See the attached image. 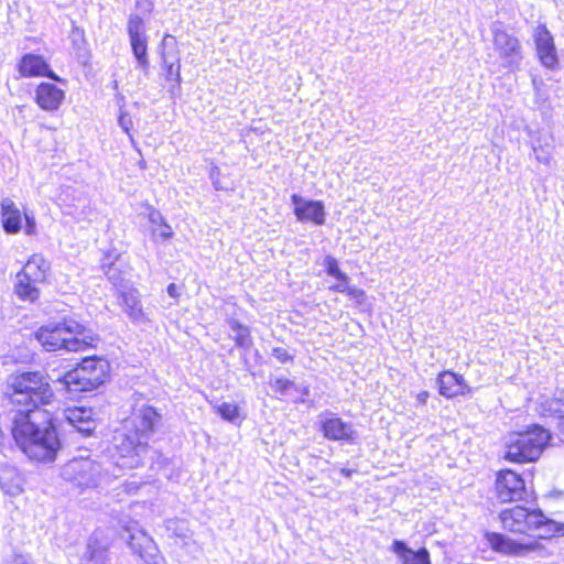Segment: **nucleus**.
<instances>
[{
    "instance_id": "bb28decb",
    "label": "nucleus",
    "mask_w": 564,
    "mask_h": 564,
    "mask_svg": "<svg viewBox=\"0 0 564 564\" xmlns=\"http://www.w3.org/2000/svg\"><path fill=\"white\" fill-rule=\"evenodd\" d=\"M121 301L126 313L133 322H144L145 314L140 303V293L137 289H129L121 293Z\"/></svg>"
},
{
    "instance_id": "7ed1b4c3",
    "label": "nucleus",
    "mask_w": 564,
    "mask_h": 564,
    "mask_svg": "<svg viewBox=\"0 0 564 564\" xmlns=\"http://www.w3.org/2000/svg\"><path fill=\"white\" fill-rule=\"evenodd\" d=\"M3 397L14 406V414L31 413L34 410H44L54 398L53 390L40 371L14 372L8 376L3 389Z\"/></svg>"
},
{
    "instance_id": "5701e85b",
    "label": "nucleus",
    "mask_w": 564,
    "mask_h": 564,
    "mask_svg": "<svg viewBox=\"0 0 564 564\" xmlns=\"http://www.w3.org/2000/svg\"><path fill=\"white\" fill-rule=\"evenodd\" d=\"M23 477L14 467L0 468V488L6 495L18 496L23 490Z\"/></svg>"
},
{
    "instance_id": "aec40b11",
    "label": "nucleus",
    "mask_w": 564,
    "mask_h": 564,
    "mask_svg": "<svg viewBox=\"0 0 564 564\" xmlns=\"http://www.w3.org/2000/svg\"><path fill=\"white\" fill-rule=\"evenodd\" d=\"M489 542L494 550L512 555H524L534 550V544L519 543L501 533L489 535Z\"/></svg>"
},
{
    "instance_id": "49530a36",
    "label": "nucleus",
    "mask_w": 564,
    "mask_h": 564,
    "mask_svg": "<svg viewBox=\"0 0 564 564\" xmlns=\"http://www.w3.org/2000/svg\"><path fill=\"white\" fill-rule=\"evenodd\" d=\"M557 436L564 443V414L558 416L557 422Z\"/></svg>"
},
{
    "instance_id": "39448f33",
    "label": "nucleus",
    "mask_w": 564,
    "mask_h": 564,
    "mask_svg": "<svg viewBox=\"0 0 564 564\" xmlns=\"http://www.w3.org/2000/svg\"><path fill=\"white\" fill-rule=\"evenodd\" d=\"M84 329V326L74 319H63L40 327L35 332V338L47 351H83L93 346V338L88 341L80 337Z\"/></svg>"
},
{
    "instance_id": "a18cd8bd",
    "label": "nucleus",
    "mask_w": 564,
    "mask_h": 564,
    "mask_svg": "<svg viewBox=\"0 0 564 564\" xmlns=\"http://www.w3.org/2000/svg\"><path fill=\"white\" fill-rule=\"evenodd\" d=\"M8 564H31L26 555L15 554Z\"/></svg>"
},
{
    "instance_id": "c756f323",
    "label": "nucleus",
    "mask_w": 564,
    "mask_h": 564,
    "mask_svg": "<svg viewBox=\"0 0 564 564\" xmlns=\"http://www.w3.org/2000/svg\"><path fill=\"white\" fill-rule=\"evenodd\" d=\"M130 45L137 59V66L147 74L150 67L148 58V36L130 39Z\"/></svg>"
},
{
    "instance_id": "0eeeda50",
    "label": "nucleus",
    "mask_w": 564,
    "mask_h": 564,
    "mask_svg": "<svg viewBox=\"0 0 564 564\" xmlns=\"http://www.w3.org/2000/svg\"><path fill=\"white\" fill-rule=\"evenodd\" d=\"M551 440V433L540 425L525 432L513 433L506 441L503 458L511 463L536 460Z\"/></svg>"
},
{
    "instance_id": "423d86ee",
    "label": "nucleus",
    "mask_w": 564,
    "mask_h": 564,
    "mask_svg": "<svg viewBox=\"0 0 564 564\" xmlns=\"http://www.w3.org/2000/svg\"><path fill=\"white\" fill-rule=\"evenodd\" d=\"M551 440V433L540 425L525 432L513 433L506 441L503 458L511 463L536 460Z\"/></svg>"
},
{
    "instance_id": "7c9ffc66",
    "label": "nucleus",
    "mask_w": 564,
    "mask_h": 564,
    "mask_svg": "<svg viewBox=\"0 0 564 564\" xmlns=\"http://www.w3.org/2000/svg\"><path fill=\"white\" fill-rule=\"evenodd\" d=\"M532 150L535 154V159L543 163L549 164L552 159V152H553V144L549 140V138L544 137V139L539 138L536 141H534L532 145Z\"/></svg>"
},
{
    "instance_id": "f704fd0d",
    "label": "nucleus",
    "mask_w": 564,
    "mask_h": 564,
    "mask_svg": "<svg viewBox=\"0 0 564 564\" xmlns=\"http://www.w3.org/2000/svg\"><path fill=\"white\" fill-rule=\"evenodd\" d=\"M270 387L272 388V390L276 393H279L280 395H286L288 394V391L295 387L294 382L289 380V379H285V378H274V379H271L270 382H269Z\"/></svg>"
},
{
    "instance_id": "1a4fd4ad",
    "label": "nucleus",
    "mask_w": 564,
    "mask_h": 564,
    "mask_svg": "<svg viewBox=\"0 0 564 564\" xmlns=\"http://www.w3.org/2000/svg\"><path fill=\"white\" fill-rule=\"evenodd\" d=\"M120 538L145 564H167L154 540L131 519L120 520Z\"/></svg>"
},
{
    "instance_id": "5fc2aeb1",
    "label": "nucleus",
    "mask_w": 564,
    "mask_h": 564,
    "mask_svg": "<svg viewBox=\"0 0 564 564\" xmlns=\"http://www.w3.org/2000/svg\"><path fill=\"white\" fill-rule=\"evenodd\" d=\"M302 392H304L305 394H307V389H302Z\"/></svg>"
},
{
    "instance_id": "393cba45",
    "label": "nucleus",
    "mask_w": 564,
    "mask_h": 564,
    "mask_svg": "<svg viewBox=\"0 0 564 564\" xmlns=\"http://www.w3.org/2000/svg\"><path fill=\"white\" fill-rule=\"evenodd\" d=\"M91 411L84 408L68 410L66 419L68 423L85 436L90 435L96 429L95 422L90 419Z\"/></svg>"
},
{
    "instance_id": "37998d69",
    "label": "nucleus",
    "mask_w": 564,
    "mask_h": 564,
    "mask_svg": "<svg viewBox=\"0 0 564 564\" xmlns=\"http://www.w3.org/2000/svg\"><path fill=\"white\" fill-rule=\"evenodd\" d=\"M149 220L153 226H160L162 223H164V218L161 215L160 212L152 209L149 214Z\"/></svg>"
},
{
    "instance_id": "ddd939ff",
    "label": "nucleus",
    "mask_w": 564,
    "mask_h": 564,
    "mask_svg": "<svg viewBox=\"0 0 564 564\" xmlns=\"http://www.w3.org/2000/svg\"><path fill=\"white\" fill-rule=\"evenodd\" d=\"M321 431L325 438L329 441H344L354 443L358 436L352 423L345 422L334 413L326 412L319 415Z\"/></svg>"
},
{
    "instance_id": "e433bc0d",
    "label": "nucleus",
    "mask_w": 564,
    "mask_h": 564,
    "mask_svg": "<svg viewBox=\"0 0 564 564\" xmlns=\"http://www.w3.org/2000/svg\"><path fill=\"white\" fill-rule=\"evenodd\" d=\"M152 236L154 240H162L165 241L173 236V230L170 225H167L165 221L162 223L160 226L154 227L152 229Z\"/></svg>"
},
{
    "instance_id": "ea45409f",
    "label": "nucleus",
    "mask_w": 564,
    "mask_h": 564,
    "mask_svg": "<svg viewBox=\"0 0 564 564\" xmlns=\"http://www.w3.org/2000/svg\"><path fill=\"white\" fill-rule=\"evenodd\" d=\"M337 280H338V283L330 285L328 288L329 291L339 292V293H345L346 291H348V286H349L348 275L346 274L345 279H337Z\"/></svg>"
},
{
    "instance_id": "864d4df0",
    "label": "nucleus",
    "mask_w": 564,
    "mask_h": 564,
    "mask_svg": "<svg viewBox=\"0 0 564 564\" xmlns=\"http://www.w3.org/2000/svg\"><path fill=\"white\" fill-rule=\"evenodd\" d=\"M302 392H304L305 394H307V389H302Z\"/></svg>"
},
{
    "instance_id": "2eb2a0df",
    "label": "nucleus",
    "mask_w": 564,
    "mask_h": 564,
    "mask_svg": "<svg viewBox=\"0 0 564 564\" xmlns=\"http://www.w3.org/2000/svg\"><path fill=\"white\" fill-rule=\"evenodd\" d=\"M161 59L165 68L166 80L181 84L180 51L174 36L166 34L161 43Z\"/></svg>"
},
{
    "instance_id": "b1692460",
    "label": "nucleus",
    "mask_w": 564,
    "mask_h": 564,
    "mask_svg": "<svg viewBox=\"0 0 564 564\" xmlns=\"http://www.w3.org/2000/svg\"><path fill=\"white\" fill-rule=\"evenodd\" d=\"M100 532L95 531L89 538L83 560L94 564H106L108 561V546L99 539Z\"/></svg>"
},
{
    "instance_id": "2f4dec72",
    "label": "nucleus",
    "mask_w": 564,
    "mask_h": 564,
    "mask_svg": "<svg viewBox=\"0 0 564 564\" xmlns=\"http://www.w3.org/2000/svg\"><path fill=\"white\" fill-rule=\"evenodd\" d=\"M165 528L172 536L186 540L191 538V532L186 521L181 519H169L165 521Z\"/></svg>"
},
{
    "instance_id": "6e6552de",
    "label": "nucleus",
    "mask_w": 564,
    "mask_h": 564,
    "mask_svg": "<svg viewBox=\"0 0 564 564\" xmlns=\"http://www.w3.org/2000/svg\"><path fill=\"white\" fill-rule=\"evenodd\" d=\"M109 369L110 366L106 359L87 357L58 381L69 393L93 391L106 381Z\"/></svg>"
},
{
    "instance_id": "f8f14e48",
    "label": "nucleus",
    "mask_w": 564,
    "mask_h": 564,
    "mask_svg": "<svg viewBox=\"0 0 564 564\" xmlns=\"http://www.w3.org/2000/svg\"><path fill=\"white\" fill-rule=\"evenodd\" d=\"M497 497L502 502L523 500L528 496V489L521 475L511 469H503L496 478Z\"/></svg>"
},
{
    "instance_id": "a19ab883",
    "label": "nucleus",
    "mask_w": 564,
    "mask_h": 564,
    "mask_svg": "<svg viewBox=\"0 0 564 564\" xmlns=\"http://www.w3.org/2000/svg\"><path fill=\"white\" fill-rule=\"evenodd\" d=\"M135 4L142 12L150 13L154 8V0H135Z\"/></svg>"
},
{
    "instance_id": "a211bd4d",
    "label": "nucleus",
    "mask_w": 564,
    "mask_h": 564,
    "mask_svg": "<svg viewBox=\"0 0 564 564\" xmlns=\"http://www.w3.org/2000/svg\"><path fill=\"white\" fill-rule=\"evenodd\" d=\"M64 98V90L51 83H41L35 90V100L37 105L47 111L58 109Z\"/></svg>"
},
{
    "instance_id": "dca6fc26",
    "label": "nucleus",
    "mask_w": 564,
    "mask_h": 564,
    "mask_svg": "<svg viewBox=\"0 0 564 564\" xmlns=\"http://www.w3.org/2000/svg\"><path fill=\"white\" fill-rule=\"evenodd\" d=\"M291 200L294 214L300 221H312L316 225L325 223V209L322 202L304 199L297 194H293Z\"/></svg>"
},
{
    "instance_id": "9b49d317",
    "label": "nucleus",
    "mask_w": 564,
    "mask_h": 564,
    "mask_svg": "<svg viewBox=\"0 0 564 564\" xmlns=\"http://www.w3.org/2000/svg\"><path fill=\"white\" fill-rule=\"evenodd\" d=\"M494 46L502 59V65L509 70H517L523 58L519 40L505 30L494 31Z\"/></svg>"
},
{
    "instance_id": "f3484780",
    "label": "nucleus",
    "mask_w": 564,
    "mask_h": 564,
    "mask_svg": "<svg viewBox=\"0 0 564 564\" xmlns=\"http://www.w3.org/2000/svg\"><path fill=\"white\" fill-rule=\"evenodd\" d=\"M18 69L22 77L46 76L58 80V77L50 69V65L40 55L31 53L23 55L18 65Z\"/></svg>"
},
{
    "instance_id": "de8ad7c7",
    "label": "nucleus",
    "mask_w": 564,
    "mask_h": 564,
    "mask_svg": "<svg viewBox=\"0 0 564 564\" xmlns=\"http://www.w3.org/2000/svg\"><path fill=\"white\" fill-rule=\"evenodd\" d=\"M25 220H26V227H25V232L28 235H32L34 234L35 231V221L33 218L29 217L26 214H25Z\"/></svg>"
},
{
    "instance_id": "72a5a7b5",
    "label": "nucleus",
    "mask_w": 564,
    "mask_h": 564,
    "mask_svg": "<svg viewBox=\"0 0 564 564\" xmlns=\"http://www.w3.org/2000/svg\"><path fill=\"white\" fill-rule=\"evenodd\" d=\"M325 271L335 279H345L346 273L338 267V261L333 256H326L324 259Z\"/></svg>"
},
{
    "instance_id": "c03bdc74",
    "label": "nucleus",
    "mask_w": 564,
    "mask_h": 564,
    "mask_svg": "<svg viewBox=\"0 0 564 564\" xmlns=\"http://www.w3.org/2000/svg\"><path fill=\"white\" fill-rule=\"evenodd\" d=\"M345 293L348 296H350L351 299H356V300H360L365 295L362 290L357 289L355 286H350V285L348 286V291H346Z\"/></svg>"
},
{
    "instance_id": "473e14b6",
    "label": "nucleus",
    "mask_w": 564,
    "mask_h": 564,
    "mask_svg": "<svg viewBox=\"0 0 564 564\" xmlns=\"http://www.w3.org/2000/svg\"><path fill=\"white\" fill-rule=\"evenodd\" d=\"M127 31L130 39L145 37V26L142 18L131 14L128 20Z\"/></svg>"
},
{
    "instance_id": "f03ea898",
    "label": "nucleus",
    "mask_w": 564,
    "mask_h": 564,
    "mask_svg": "<svg viewBox=\"0 0 564 564\" xmlns=\"http://www.w3.org/2000/svg\"><path fill=\"white\" fill-rule=\"evenodd\" d=\"M12 436L22 452L33 460L53 462L61 448L52 413L47 410L14 414Z\"/></svg>"
},
{
    "instance_id": "603ef678",
    "label": "nucleus",
    "mask_w": 564,
    "mask_h": 564,
    "mask_svg": "<svg viewBox=\"0 0 564 564\" xmlns=\"http://www.w3.org/2000/svg\"><path fill=\"white\" fill-rule=\"evenodd\" d=\"M340 473H341L344 476L349 477V476L352 474V470H350V469H346V468H343V469L340 470Z\"/></svg>"
},
{
    "instance_id": "8fccbe9b",
    "label": "nucleus",
    "mask_w": 564,
    "mask_h": 564,
    "mask_svg": "<svg viewBox=\"0 0 564 564\" xmlns=\"http://www.w3.org/2000/svg\"><path fill=\"white\" fill-rule=\"evenodd\" d=\"M229 325H230V328L232 332H235L236 334L240 333L242 329L247 328V326L242 325L241 323H239L238 321L236 319H231L229 322Z\"/></svg>"
},
{
    "instance_id": "79ce46f5",
    "label": "nucleus",
    "mask_w": 564,
    "mask_h": 564,
    "mask_svg": "<svg viewBox=\"0 0 564 564\" xmlns=\"http://www.w3.org/2000/svg\"><path fill=\"white\" fill-rule=\"evenodd\" d=\"M118 122L124 132L128 133L130 131V129L132 127V120L128 115L121 113L119 116Z\"/></svg>"
},
{
    "instance_id": "f257e3e1",
    "label": "nucleus",
    "mask_w": 564,
    "mask_h": 564,
    "mask_svg": "<svg viewBox=\"0 0 564 564\" xmlns=\"http://www.w3.org/2000/svg\"><path fill=\"white\" fill-rule=\"evenodd\" d=\"M162 425V415L152 405L135 408L123 423L122 432L113 436L115 465L133 469L142 465L150 446L149 441Z\"/></svg>"
},
{
    "instance_id": "cd10ccee",
    "label": "nucleus",
    "mask_w": 564,
    "mask_h": 564,
    "mask_svg": "<svg viewBox=\"0 0 564 564\" xmlns=\"http://www.w3.org/2000/svg\"><path fill=\"white\" fill-rule=\"evenodd\" d=\"M37 283L39 282H33L30 278L21 276V274L18 273L14 292L22 301L34 302L40 296V290L36 286Z\"/></svg>"
},
{
    "instance_id": "4468645a",
    "label": "nucleus",
    "mask_w": 564,
    "mask_h": 564,
    "mask_svg": "<svg viewBox=\"0 0 564 564\" xmlns=\"http://www.w3.org/2000/svg\"><path fill=\"white\" fill-rule=\"evenodd\" d=\"M533 40L535 44L536 55L541 64L553 69L558 64L554 39L545 24H539L534 29Z\"/></svg>"
},
{
    "instance_id": "58836bf2",
    "label": "nucleus",
    "mask_w": 564,
    "mask_h": 564,
    "mask_svg": "<svg viewBox=\"0 0 564 564\" xmlns=\"http://www.w3.org/2000/svg\"><path fill=\"white\" fill-rule=\"evenodd\" d=\"M271 355L281 364H286L294 359V356L283 347H274Z\"/></svg>"
},
{
    "instance_id": "6ab92c4d",
    "label": "nucleus",
    "mask_w": 564,
    "mask_h": 564,
    "mask_svg": "<svg viewBox=\"0 0 564 564\" xmlns=\"http://www.w3.org/2000/svg\"><path fill=\"white\" fill-rule=\"evenodd\" d=\"M438 391L445 398H454L469 392V388L463 378L453 371H443L437 377Z\"/></svg>"
},
{
    "instance_id": "3c124183",
    "label": "nucleus",
    "mask_w": 564,
    "mask_h": 564,
    "mask_svg": "<svg viewBox=\"0 0 564 564\" xmlns=\"http://www.w3.org/2000/svg\"><path fill=\"white\" fill-rule=\"evenodd\" d=\"M429 397H430V394L427 391H421L416 395V401L419 404L424 405L427 402Z\"/></svg>"
},
{
    "instance_id": "09e8293b",
    "label": "nucleus",
    "mask_w": 564,
    "mask_h": 564,
    "mask_svg": "<svg viewBox=\"0 0 564 564\" xmlns=\"http://www.w3.org/2000/svg\"><path fill=\"white\" fill-rule=\"evenodd\" d=\"M166 291L167 294L173 299H177L180 296L178 288L175 283L169 284Z\"/></svg>"
},
{
    "instance_id": "4be33fe9",
    "label": "nucleus",
    "mask_w": 564,
    "mask_h": 564,
    "mask_svg": "<svg viewBox=\"0 0 564 564\" xmlns=\"http://www.w3.org/2000/svg\"><path fill=\"white\" fill-rule=\"evenodd\" d=\"M2 226L6 232L17 234L21 229V213L15 203L6 197L1 200Z\"/></svg>"
},
{
    "instance_id": "412c9836",
    "label": "nucleus",
    "mask_w": 564,
    "mask_h": 564,
    "mask_svg": "<svg viewBox=\"0 0 564 564\" xmlns=\"http://www.w3.org/2000/svg\"><path fill=\"white\" fill-rule=\"evenodd\" d=\"M392 551L402 564H431L430 553L425 547L413 551L403 541L395 540L392 544Z\"/></svg>"
},
{
    "instance_id": "c85d7f7f",
    "label": "nucleus",
    "mask_w": 564,
    "mask_h": 564,
    "mask_svg": "<svg viewBox=\"0 0 564 564\" xmlns=\"http://www.w3.org/2000/svg\"><path fill=\"white\" fill-rule=\"evenodd\" d=\"M105 275L113 285H119L124 279V272L119 262V256L107 254L101 261Z\"/></svg>"
},
{
    "instance_id": "9d476101",
    "label": "nucleus",
    "mask_w": 564,
    "mask_h": 564,
    "mask_svg": "<svg viewBox=\"0 0 564 564\" xmlns=\"http://www.w3.org/2000/svg\"><path fill=\"white\" fill-rule=\"evenodd\" d=\"M101 474V465L88 457L74 458L62 469L63 479L79 488L97 487Z\"/></svg>"
},
{
    "instance_id": "4c0bfd02",
    "label": "nucleus",
    "mask_w": 564,
    "mask_h": 564,
    "mask_svg": "<svg viewBox=\"0 0 564 564\" xmlns=\"http://www.w3.org/2000/svg\"><path fill=\"white\" fill-rule=\"evenodd\" d=\"M235 343L236 346L245 350H248L252 346V338L248 327L242 329L240 333L236 334Z\"/></svg>"
},
{
    "instance_id": "c9c22d12",
    "label": "nucleus",
    "mask_w": 564,
    "mask_h": 564,
    "mask_svg": "<svg viewBox=\"0 0 564 564\" xmlns=\"http://www.w3.org/2000/svg\"><path fill=\"white\" fill-rule=\"evenodd\" d=\"M217 412L224 420L229 422L235 421L238 417L239 410L238 406L234 403L224 402L217 408Z\"/></svg>"
},
{
    "instance_id": "a878e982",
    "label": "nucleus",
    "mask_w": 564,
    "mask_h": 564,
    "mask_svg": "<svg viewBox=\"0 0 564 564\" xmlns=\"http://www.w3.org/2000/svg\"><path fill=\"white\" fill-rule=\"evenodd\" d=\"M50 270V263L41 254H33L19 272L21 276H26L33 282H44Z\"/></svg>"
},
{
    "instance_id": "20e7f679",
    "label": "nucleus",
    "mask_w": 564,
    "mask_h": 564,
    "mask_svg": "<svg viewBox=\"0 0 564 564\" xmlns=\"http://www.w3.org/2000/svg\"><path fill=\"white\" fill-rule=\"evenodd\" d=\"M503 529L521 534L535 533L540 539L564 535V523L549 519L540 509L529 510L522 506L505 509L499 514Z\"/></svg>"
}]
</instances>
